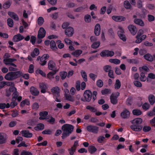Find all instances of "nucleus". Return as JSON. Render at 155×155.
<instances>
[{"mask_svg": "<svg viewBox=\"0 0 155 155\" xmlns=\"http://www.w3.org/2000/svg\"><path fill=\"white\" fill-rule=\"evenodd\" d=\"M74 127L71 125L65 124L63 125L61 129L63 133L61 137L62 139H64L68 136L73 131Z\"/></svg>", "mask_w": 155, "mask_h": 155, "instance_id": "1", "label": "nucleus"}, {"mask_svg": "<svg viewBox=\"0 0 155 155\" xmlns=\"http://www.w3.org/2000/svg\"><path fill=\"white\" fill-rule=\"evenodd\" d=\"M21 72L20 71L10 72L5 76V78L8 81H12L16 80L21 76Z\"/></svg>", "mask_w": 155, "mask_h": 155, "instance_id": "2", "label": "nucleus"}, {"mask_svg": "<svg viewBox=\"0 0 155 155\" xmlns=\"http://www.w3.org/2000/svg\"><path fill=\"white\" fill-rule=\"evenodd\" d=\"M92 93L89 90H86L84 92V96L86 101L89 102L92 98Z\"/></svg>", "mask_w": 155, "mask_h": 155, "instance_id": "3", "label": "nucleus"}, {"mask_svg": "<svg viewBox=\"0 0 155 155\" xmlns=\"http://www.w3.org/2000/svg\"><path fill=\"white\" fill-rule=\"evenodd\" d=\"M114 53L113 51H110L108 50L103 51L100 54V55L102 57H112L114 55Z\"/></svg>", "mask_w": 155, "mask_h": 155, "instance_id": "4", "label": "nucleus"}, {"mask_svg": "<svg viewBox=\"0 0 155 155\" xmlns=\"http://www.w3.org/2000/svg\"><path fill=\"white\" fill-rule=\"evenodd\" d=\"M87 128L88 131L94 134L97 133L99 130V127L95 126L90 125L87 127Z\"/></svg>", "mask_w": 155, "mask_h": 155, "instance_id": "5", "label": "nucleus"}, {"mask_svg": "<svg viewBox=\"0 0 155 155\" xmlns=\"http://www.w3.org/2000/svg\"><path fill=\"white\" fill-rule=\"evenodd\" d=\"M17 59L14 58H5L3 60L4 63L6 65H10L16 67L17 66L16 64L12 63V62L16 61Z\"/></svg>", "mask_w": 155, "mask_h": 155, "instance_id": "6", "label": "nucleus"}, {"mask_svg": "<svg viewBox=\"0 0 155 155\" xmlns=\"http://www.w3.org/2000/svg\"><path fill=\"white\" fill-rule=\"evenodd\" d=\"M7 138L6 134L3 133H0V145L5 144Z\"/></svg>", "mask_w": 155, "mask_h": 155, "instance_id": "7", "label": "nucleus"}, {"mask_svg": "<svg viewBox=\"0 0 155 155\" xmlns=\"http://www.w3.org/2000/svg\"><path fill=\"white\" fill-rule=\"evenodd\" d=\"M65 35L68 37H71L74 33V29L72 27H69L65 30Z\"/></svg>", "mask_w": 155, "mask_h": 155, "instance_id": "8", "label": "nucleus"}, {"mask_svg": "<svg viewBox=\"0 0 155 155\" xmlns=\"http://www.w3.org/2000/svg\"><path fill=\"white\" fill-rule=\"evenodd\" d=\"M128 29L133 35H135L137 32V29L136 27L133 25H130L127 27Z\"/></svg>", "mask_w": 155, "mask_h": 155, "instance_id": "9", "label": "nucleus"}, {"mask_svg": "<svg viewBox=\"0 0 155 155\" xmlns=\"http://www.w3.org/2000/svg\"><path fill=\"white\" fill-rule=\"evenodd\" d=\"M46 33V31L43 27L40 28L38 31V38H43L45 37Z\"/></svg>", "mask_w": 155, "mask_h": 155, "instance_id": "10", "label": "nucleus"}, {"mask_svg": "<svg viewBox=\"0 0 155 155\" xmlns=\"http://www.w3.org/2000/svg\"><path fill=\"white\" fill-rule=\"evenodd\" d=\"M130 112L129 110L126 109H125L120 114V116L123 119L128 118L130 117Z\"/></svg>", "mask_w": 155, "mask_h": 155, "instance_id": "11", "label": "nucleus"}, {"mask_svg": "<svg viewBox=\"0 0 155 155\" xmlns=\"http://www.w3.org/2000/svg\"><path fill=\"white\" fill-rule=\"evenodd\" d=\"M130 122L134 125L141 126L140 125L142 122V119L140 118H136L131 120Z\"/></svg>", "mask_w": 155, "mask_h": 155, "instance_id": "12", "label": "nucleus"}, {"mask_svg": "<svg viewBox=\"0 0 155 155\" xmlns=\"http://www.w3.org/2000/svg\"><path fill=\"white\" fill-rule=\"evenodd\" d=\"M51 91L55 94L56 97H59L60 96L59 94L60 89L58 87H56L52 88L51 89Z\"/></svg>", "mask_w": 155, "mask_h": 155, "instance_id": "13", "label": "nucleus"}, {"mask_svg": "<svg viewBox=\"0 0 155 155\" xmlns=\"http://www.w3.org/2000/svg\"><path fill=\"white\" fill-rule=\"evenodd\" d=\"M24 37L21 35L20 34H18L14 36L13 38V41L14 42H18L19 41L23 39Z\"/></svg>", "mask_w": 155, "mask_h": 155, "instance_id": "14", "label": "nucleus"}, {"mask_svg": "<svg viewBox=\"0 0 155 155\" xmlns=\"http://www.w3.org/2000/svg\"><path fill=\"white\" fill-rule=\"evenodd\" d=\"M21 133L22 134L23 136L25 137L30 138L32 136V134L29 133V131L28 130H22L21 132Z\"/></svg>", "mask_w": 155, "mask_h": 155, "instance_id": "15", "label": "nucleus"}, {"mask_svg": "<svg viewBox=\"0 0 155 155\" xmlns=\"http://www.w3.org/2000/svg\"><path fill=\"white\" fill-rule=\"evenodd\" d=\"M130 128L133 130L135 131H140L142 129L143 126L139 125H131L130 126Z\"/></svg>", "mask_w": 155, "mask_h": 155, "instance_id": "16", "label": "nucleus"}, {"mask_svg": "<svg viewBox=\"0 0 155 155\" xmlns=\"http://www.w3.org/2000/svg\"><path fill=\"white\" fill-rule=\"evenodd\" d=\"M8 15L14 20L16 21H18L19 20V18L17 15L14 12H8Z\"/></svg>", "mask_w": 155, "mask_h": 155, "instance_id": "17", "label": "nucleus"}, {"mask_svg": "<svg viewBox=\"0 0 155 155\" xmlns=\"http://www.w3.org/2000/svg\"><path fill=\"white\" fill-rule=\"evenodd\" d=\"M30 91L31 94L35 96L38 95L39 94V91H38L37 89L33 86L31 87Z\"/></svg>", "mask_w": 155, "mask_h": 155, "instance_id": "18", "label": "nucleus"}, {"mask_svg": "<svg viewBox=\"0 0 155 155\" xmlns=\"http://www.w3.org/2000/svg\"><path fill=\"white\" fill-rule=\"evenodd\" d=\"M101 31L100 26L99 24H97L95 27L94 32L96 36H98Z\"/></svg>", "mask_w": 155, "mask_h": 155, "instance_id": "19", "label": "nucleus"}, {"mask_svg": "<svg viewBox=\"0 0 155 155\" xmlns=\"http://www.w3.org/2000/svg\"><path fill=\"white\" fill-rule=\"evenodd\" d=\"M112 19L116 21H124L126 18L124 17L121 16H114L112 17Z\"/></svg>", "mask_w": 155, "mask_h": 155, "instance_id": "20", "label": "nucleus"}, {"mask_svg": "<svg viewBox=\"0 0 155 155\" xmlns=\"http://www.w3.org/2000/svg\"><path fill=\"white\" fill-rule=\"evenodd\" d=\"M117 98L116 96H114L113 94H112L110 97L111 103L113 104H116L117 103Z\"/></svg>", "mask_w": 155, "mask_h": 155, "instance_id": "21", "label": "nucleus"}, {"mask_svg": "<svg viewBox=\"0 0 155 155\" xmlns=\"http://www.w3.org/2000/svg\"><path fill=\"white\" fill-rule=\"evenodd\" d=\"M148 99L150 104L153 105L155 103V97L153 94H150L148 97Z\"/></svg>", "mask_w": 155, "mask_h": 155, "instance_id": "22", "label": "nucleus"}, {"mask_svg": "<svg viewBox=\"0 0 155 155\" xmlns=\"http://www.w3.org/2000/svg\"><path fill=\"white\" fill-rule=\"evenodd\" d=\"M39 87L41 89V92L42 93H45L46 92V90L47 88V87L46 84L43 83H40L39 84Z\"/></svg>", "mask_w": 155, "mask_h": 155, "instance_id": "23", "label": "nucleus"}, {"mask_svg": "<svg viewBox=\"0 0 155 155\" xmlns=\"http://www.w3.org/2000/svg\"><path fill=\"white\" fill-rule=\"evenodd\" d=\"M144 58L147 60L149 61H152L153 60V56L150 54H147L143 56Z\"/></svg>", "mask_w": 155, "mask_h": 155, "instance_id": "24", "label": "nucleus"}, {"mask_svg": "<svg viewBox=\"0 0 155 155\" xmlns=\"http://www.w3.org/2000/svg\"><path fill=\"white\" fill-rule=\"evenodd\" d=\"M11 1L8 0L5 2L3 5V8L4 9H7L10 8L11 4Z\"/></svg>", "mask_w": 155, "mask_h": 155, "instance_id": "25", "label": "nucleus"}, {"mask_svg": "<svg viewBox=\"0 0 155 155\" xmlns=\"http://www.w3.org/2000/svg\"><path fill=\"white\" fill-rule=\"evenodd\" d=\"M134 22L136 24L139 25L141 26H144V24L143 21L141 19H135L134 20Z\"/></svg>", "mask_w": 155, "mask_h": 155, "instance_id": "26", "label": "nucleus"}, {"mask_svg": "<svg viewBox=\"0 0 155 155\" xmlns=\"http://www.w3.org/2000/svg\"><path fill=\"white\" fill-rule=\"evenodd\" d=\"M44 128V125L41 123L38 124L37 125V126L34 128L36 130H42Z\"/></svg>", "mask_w": 155, "mask_h": 155, "instance_id": "27", "label": "nucleus"}, {"mask_svg": "<svg viewBox=\"0 0 155 155\" xmlns=\"http://www.w3.org/2000/svg\"><path fill=\"white\" fill-rule=\"evenodd\" d=\"M82 51L80 50H77L72 52L71 54L75 57H78L82 53Z\"/></svg>", "mask_w": 155, "mask_h": 155, "instance_id": "28", "label": "nucleus"}, {"mask_svg": "<svg viewBox=\"0 0 155 155\" xmlns=\"http://www.w3.org/2000/svg\"><path fill=\"white\" fill-rule=\"evenodd\" d=\"M55 67V63L52 61H50L48 63V67L49 69L52 70Z\"/></svg>", "mask_w": 155, "mask_h": 155, "instance_id": "29", "label": "nucleus"}, {"mask_svg": "<svg viewBox=\"0 0 155 155\" xmlns=\"http://www.w3.org/2000/svg\"><path fill=\"white\" fill-rule=\"evenodd\" d=\"M77 146H72V147L68 149L69 153L70 155H73L75 152Z\"/></svg>", "mask_w": 155, "mask_h": 155, "instance_id": "30", "label": "nucleus"}, {"mask_svg": "<svg viewBox=\"0 0 155 155\" xmlns=\"http://www.w3.org/2000/svg\"><path fill=\"white\" fill-rule=\"evenodd\" d=\"M97 150V149L94 146H89L88 148L89 152L91 154L94 153Z\"/></svg>", "mask_w": 155, "mask_h": 155, "instance_id": "31", "label": "nucleus"}, {"mask_svg": "<svg viewBox=\"0 0 155 155\" xmlns=\"http://www.w3.org/2000/svg\"><path fill=\"white\" fill-rule=\"evenodd\" d=\"M132 113L134 115L139 116L142 114V111L138 109L133 110L132 111Z\"/></svg>", "mask_w": 155, "mask_h": 155, "instance_id": "32", "label": "nucleus"}, {"mask_svg": "<svg viewBox=\"0 0 155 155\" xmlns=\"http://www.w3.org/2000/svg\"><path fill=\"white\" fill-rule=\"evenodd\" d=\"M39 53V51L38 49L37 48H35L33 53L31 54V56L33 57H35V56L38 55Z\"/></svg>", "mask_w": 155, "mask_h": 155, "instance_id": "33", "label": "nucleus"}, {"mask_svg": "<svg viewBox=\"0 0 155 155\" xmlns=\"http://www.w3.org/2000/svg\"><path fill=\"white\" fill-rule=\"evenodd\" d=\"M51 48L53 50H56L58 48L56 46L55 42L53 40H51L50 43Z\"/></svg>", "mask_w": 155, "mask_h": 155, "instance_id": "34", "label": "nucleus"}, {"mask_svg": "<svg viewBox=\"0 0 155 155\" xmlns=\"http://www.w3.org/2000/svg\"><path fill=\"white\" fill-rule=\"evenodd\" d=\"M121 33L120 32H117V34L120 38L123 41H125L126 40V38L124 35Z\"/></svg>", "mask_w": 155, "mask_h": 155, "instance_id": "35", "label": "nucleus"}, {"mask_svg": "<svg viewBox=\"0 0 155 155\" xmlns=\"http://www.w3.org/2000/svg\"><path fill=\"white\" fill-rule=\"evenodd\" d=\"M121 86V83L118 79H117L116 81L115 84V88L116 89H118L120 88Z\"/></svg>", "mask_w": 155, "mask_h": 155, "instance_id": "36", "label": "nucleus"}, {"mask_svg": "<svg viewBox=\"0 0 155 155\" xmlns=\"http://www.w3.org/2000/svg\"><path fill=\"white\" fill-rule=\"evenodd\" d=\"M57 71V70H55L53 71V72H50L47 74V78L50 79H51L54 75L56 74Z\"/></svg>", "mask_w": 155, "mask_h": 155, "instance_id": "37", "label": "nucleus"}, {"mask_svg": "<svg viewBox=\"0 0 155 155\" xmlns=\"http://www.w3.org/2000/svg\"><path fill=\"white\" fill-rule=\"evenodd\" d=\"M65 96L66 97V99L68 100L71 102H73L74 101V97L71 95L70 94L67 95L66 94Z\"/></svg>", "mask_w": 155, "mask_h": 155, "instance_id": "38", "label": "nucleus"}, {"mask_svg": "<svg viewBox=\"0 0 155 155\" xmlns=\"http://www.w3.org/2000/svg\"><path fill=\"white\" fill-rule=\"evenodd\" d=\"M109 61L115 64H118L120 63V61L117 59H111L109 60Z\"/></svg>", "mask_w": 155, "mask_h": 155, "instance_id": "39", "label": "nucleus"}, {"mask_svg": "<svg viewBox=\"0 0 155 155\" xmlns=\"http://www.w3.org/2000/svg\"><path fill=\"white\" fill-rule=\"evenodd\" d=\"M60 75L61 79L64 80L66 77L67 75V73L66 71H65L61 72L60 73Z\"/></svg>", "mask_w": 155, "mask_h": 155, "instance_id": "40", "label": "nucleus"}, {"mask_svg": "<svg viewBox=\"0 0 155 155\" xmlns=\"http://www.w3.org/2000/svg\"><path fill=\"white\" fill-rule=\"evenodd\" d=\"M86 109L90 110L91 112L94 113L96 112L97 111V109L90 106H87L86 107Z\"/></svg>", "mask_w": 155, "mask_h": 155, "instance_id": "41", "label": "nucleus"}, {"mask_svg": "<svg viewBox=\"0 0 155 155\" xmlns=\"http://www.w3.org/2000/svg\"><path fill=\"white\" fill-rule=\"evenodd\" d=\"M84 21L87 23H89L91 21V17L90 15H87L84 17Z\"/></svg>", "mask_w": 155, "mask_h": 155, "instance_id": "42", "label": "nucleus"}, {"mask_svg": "<svg viewBox=\"0 0 155 155\" xmlns=\"http://www.w3.org/2000/svg\"><path fill=\"white\" fill-rule=\"evenodd\" d=\"M7 23L8 26L10 27H12L13 26V21L11 18H8L7 20Z\"/></svg>", "mask_w": 155, "mask_h": 155, "instance_id": "43", "label": "nucleus"}, {"mask_svg": "<svg viewBox=\"0 0 155 155\" xmlns=\"http://www.w3.org/2000/svg\"><path fill=\"white\" fill-rule=\"evenodd\" d=\"M100 45V41H96L94 42L91 45V47L93 48H98Z\"/></svg>", "mask_w": 155, "mask_h": 155, "instance_id": "44", "label": "nucleus"}, {"mask_svg": "<svg viewBox=\"0 0 155 155\" xmlns=\"http://www.w3.org/2000/svg\"><path fill=\"white\" fill-rule=\"evenodd\" d=\"M124 7L126 9H129L130 8L131 5L130 3L129 2L127 1H124Z\"/></svg>", "mask_w": 155, "mask_h": 155, "instance_id": "45", "label": "nucleus"}, {"mask_svg": "<svg viewBox=\"0 0 155 155\" xmlns=\"http://www.w3.org/2000/svg\"><path fill=\"white\" fill-rule=\"evenodd\" d=\"M112 67L111 66L109 65H107L105 66L104 67V71L107 72L111 70Z\"/></svg>", "mask_w": 155, "mask_h": 155, "instance_id": "46", "label": "nucleus"}, {"mask_svg": "<svg viewBox=\"0 0 155 155\" xmlns=\"http://www.w3.org/2000/svg\"><path fill=\"white\" fill-rule=\"evenodd\" d=\"M18 95V94L17 91H15L12 94L13 97L12 98V101H15Z\"/></svg>", "mask_w": 155, "mask_h": 155, "instance_id": "47", "label": "nucleus"}, {"mask_svg": "<svg viewBox=\"0 0 155 155\" xmlns=\"http://www.w3.org/2000/svg\"><path fill=\"white\" fill-rule=\"evenodd\" d=\"M82 76V77L84 80L85 82L87 81V75L86 72L83 71H81Z\"/></svg>", "mask_w": 155, "mask_h": 155, "instance_id": "48", "label": "nucleus"}, {"mask_svg": "<svg viewBox=\"0 0 155 155\" xmlns=\"http://www.w3.org/2000/svg\"><path fill=\"white\" fill-rule=\"evenodd\" d=\"M101 92L103 95L108 94L111 93L110 90V89L105 88L104 90H101Z\"/></svg>", "mask_w": 155, "mask_h": 155, "instance_id": "49", "label": "nucleus"}, {"mask_svg": "<svg viewBox=\"0 0 155 155\" xmlns=\"http://www.w3.org/2000/svg\"><path fill=\"white\" fill-rule=\"evenodd\" d=\"M142 107L143 110H146L149 108L150 105L148 103H145L142 105Z\"/></svg>", "mask_w": 155, "mask_h": 155, "instance_id": "50", "label": "nucleus"}, {"mask_svg": "<svg viewBox=\"0 0 155 155\" xmlns=\"http://www.w3.org/2000/svg\"><path fill=\"white\" fill-rule=\"evenodd\" d=\"M38 25L40 26L44 22L43 18L41 17H39L38 20Z\"/></svg>", "mask_w": 155, "mask_h": 155, "instance_id": "51", "label": "nucleus"}, {"mask_svg": "<svg viewBox=\"0 0 155 155\" xmlns=\"http://www.w3.org/2000/svg\"><path fill=\"white\" fill-rule=\"evenodd\" d=\"M140 79L142 81L144 82L147 79L145 77V74L143 72H141L140 73Z\"/></svg>", "mask_w": 155, "mask_h": 155, "instance_id": "52", "label": "nucleus"}, {"mask_svg": "<svg viewBox=\"0 0 155 155\" xmlns=\"http://www.w3.org/2000/svg\"><path fill=\"white\" fill-rule=\"evenodd\" d=\"M97 85L98 87H101L103 85V82L101 80H98L97 81Z\"/></svg>", "mask_w": 155, "mask_h": 155, "instance_id": "53", "label": "nucleus"}, {"mask_svg": "<svg viewBox=\"0 0 155 155\" xmlns=\"http://www.w3.org/2000/svg\"><path fill=\"white\" fill-rule=\"evenodd\" d=\"M132 100V97H129L127 100L126 104L127 105H131Z\"/></svg>", "mask_w": 155, "mask_h": 155, "instance_id": "54", "label": "nucleus"}, {"mask_svg": "<svg viewBox=\"0 0 155 155\" xmlns=\"http://www.w3.org/2000/svg\"><path fill=\"white\" fill-rule=\"evenodd\" d=\"M151 130V128L150 127L147 126H144L143 130L144 132H147Z\"/></svg>", "mask_w": 155, "mask_h": 155, "instance_id": "55", "label": "nucleus"}, {"mask_svg": "<svg viewBox=\"0 0 155 155\" xmlns=\"http://www.w3.org/2000/svg\"><path fill=\"white\" fill-rule=\"evenodd\" d=\"M134 84L135 86L137 87H141L142 86L141 83L137 81H134Z\"/></svg>", "mask_w": 155, "mask_h": 155, "instance_id": "56", "label": "nucleus"}, {"mask_svg": "<svg viewBox=\"0 0 155 155\" xmlns=\"http://www.w3.org/2000/svg\"><path fill=\"white\" fill-rule=\"evenodd\" d=\"M38 104L37 102H35L32 105V108L33 110H37L39 108Z\"/></svg>", "mask_w": 155, "mask_h": 155, "instance_id": "57", "label": "nucleus"}, {"mask_svg": "<svg viewBox=\"0 0 155 155\" xmlns=\"http://www.w3.org/2000/svg\"><path fill=\"white\" fill-rule=\"evenodd\" d=\"M85 8L83 6L80 7L74 10V12H81Z\"/></svg>", "mask_w": 155, "mask_h": 155, "instance_id": "58", "label": "nucleus"}, {"mask_svg": "<svg viewBox=\"0 0 155 155\" xmlns=\"http://www.w3.org/2000/svg\"><path fill=\"white\" fill-rule=\"evenodd\" d=\"M58 13L55 12L51 15V17L54 19H56L58 17Z\"/></svg>", "mask_w": 155, "mask_h": 155, "instance_id": "59", "label": "nucleus"}, {"mask_svg": "<svg viewBox=\"0 0 155 155\" xmlns=\"http://www.w3.org/2000/svg\"><path fill=\"white\" fill-rule=\"evenodd\" d=\"M105 138L104 136H100L98 139L97 141L99 143H101L104 142Z\"/></svg>", "mask_w": 155, "mask_h": 155, "instance_id": "60", "label": "nucleus"}, {"mask_svg": "<svg viewBox=\"0 0 155 155\" xmlns=\"http://www.w3.org/2000/svg\"><path fill=\"white\" fill-rule=\"evenodd\" d=\"M80 81H78L76 82V88L78 91L80 90Z\"/></svg>", "mask_w": 155, "mask_h": 155, "instance_id": "61", "label": "nucleus"}, {"mask_svg": "<svg viewBox=\"0 0 155 155\" xmlns=\"http://www.w3.org/2000/svg\"><path fill=\"white\" fill-rule=\"evenodd\" d=\"M55 121V118L52 117H50V119L47 120L48 122L49 123L52 124H54Z\"/></svg>", "mask_w": 155, "mask_h": 155, "instance_id": "62", "label": "nucleus"}, {"mask_svg": "<svg viewBox=\"0 0 155 155\" xmlns=\"http://www.w3.org/2000/svg\"><path fill=\"white\" fill-rule=\"evenodd\" d=\"M148 20L150 22L153 21L154 20V17L151 15H148Z\"/></svg>", "mask_w": 155, "mask_h": 155, "instance_id": "63", "label": "nucleus"}, {"mask_svg": "<svg viewBox=\"0 0 155 155\" xmlns=\"http://www.w3.org/2000/svg\"><path fill=\"white\" fill-rule=\"evenodd\" d=\"M21 155H32V154L31 152L24 151L21 152Z\"/></svg>", "mask_w": 155, "mask_h": 155, "instance_id": "64", "label": "nucleus"}]
</instances>
